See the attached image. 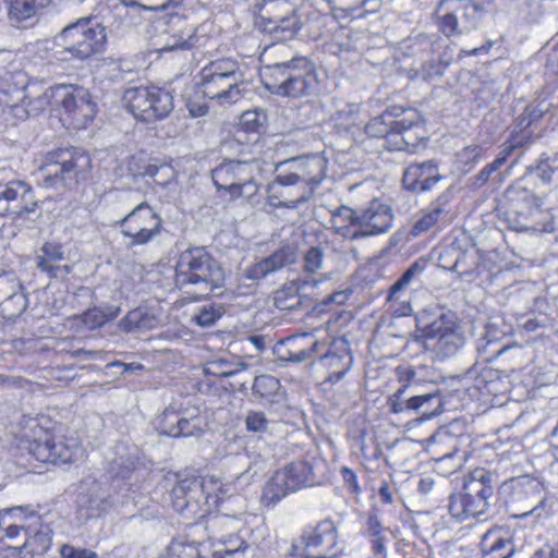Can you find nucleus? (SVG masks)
<instances>
[{
    "mask_svg": "<svg viewBox=\"0 0 558 558\" xmlns=\"http://www.w3.org/2000/svg\"><path fill=\"white\" fill-rule=\"evenodd\" d=\"M498 496L515 518H525L534 513L541 517L538 510L545 504L543 485L529 476L505 481L499 487Z\"/></svg>",
    "mask_w": 558,
    "mask_h": 558,
    "instance_id": "6e6552de",
    "label": "nucleus"
},
{
    "mask_svg": "<svg viewBox=\"0 0 558 558\" xmlns=\"http://www.w3.org/2000/svg\"><path fill=\"white\" fill-rule=\"evenodd\" d=\"M463 488L468 501L469 515L478 518L485 514L488 502L486 490L488 488V471L484 468H476L471 471L464 480Z\"/></svg>",
    "mask_w": 558,
    "mask_h": 558,
    "instance_id": "5701e85b",
    "label": "nucleus"
},
{
    "mask_svg": "<svg viewBox=\"0 0 558 558\" xmlns=\"http://www.w3.org/2000/svg\"><path fill=\"white\" fill-rule=\"evenodd\" d=\"M411 44L409 48L412 50V54L429 57V54H436L444 47V41L436 35L418 34L410 39Z\"/></svg>",
    "mask_w": 558,
    "mask_h": 558,
    "instance_id": "49530a36",
    "label": "nucleus"
},
{
    "mask_svg": "<svg viewBox=\"0 0 558 558\" xmlns=\"http://www.w3.org/2000/svg\"><path fill=\"white\" fill-rule=\"evenodd\" d=\"M317 280L298 278L286 283L278 289L274 295L275 306L281 311H291L298 308L302 303V296L306 295L307 287H315Z\"/></svg>",
    "mask_w": 558,
    "mask_h": 558,
    "instance_id": "2f4dec72",
    "label": "nucleus"
},
{
    "mask_svg": "<svg viewBox=\"0 0 558 558\" xmlns=\"http://www.w3.org/2000/svg\"><path fill=\"white\" fill-rule=\"evenodd\" d=\"M397 372L399 374L400 380L404 381V384L397 389V391L388 398V405L392 413H411L413 412V399H415V393L408 395V390L415 389L413 385L415 371L412 367H398Z\"/></svg>",
    "mask_w": 558,
    "mask_h": 558,
    "instance_id": "473e14b6",
    "label": "nucleus"
},
{
    "mask_svg": "<svg viewBox=\"0 0 558 558\" xmlns=\"http://www.w3.org/2000/svg\"><path fill=\"white\" fill-rule=\"evenodd\" d=\"M326 250L331 251L332 253L340 252V248L337 246L336 239H328L326 236L322 238L319 243L315 246H311L303 258V268L304 271L308 274H315L319 269L323 268V259L324 253Z\"/></svg>",
    "mask_w": 558,
    "mask_h": 558,
    "instance_id": "58836bf2",
    "label": "nucleus"
},
{
    "mask_svg": "<svg viewBox=\"0 0 558 558\" xmlns=\"http://www.w3.org/2000/svg\"><path fill=\"white\" fill-rule=\"evenodd\" d=\"M202 74H209L216 76H231L230 81H244V73L241 71L239 64L231 59H220L209 62L204 66L201 72Z\"/></svg>",
    "mask_w": 558,
    "mask_h": 558,
    "instance_id": "a18cd8bd",
    "label": "nucleus"
},
{
    "mask_svg": "<svg viewBox=\"0 0 558 558\" xmlns=\"http://www.w3.org/2000/svg\"><path fill=\"white\" fill-rule=\"evenodd\" d=\"M320 362L329 369L328 381L335 384L339 381L350 369L352 356L349 352L348 343H333L329 350L319 356Z\"/></svg>",
    "mask_w": 558,
    "mask_h": 558,
    "instance_id": "7c9ffc66",
    "label": "nucleus"
},
{
    "mask_svg": "<svg viewBox=\"0 0 558 558\" xmlns=\"http://www.w3.org/2000/svg\"><path fill=\"white\" fill-rule=\"evenodd\" d=\"M225 272L204 247L185 250L175 265V283L180 289L194 287L198 296H208L222 287Z\"/></svg>",
    "mask_w": 558,
    "mask_h": 558,
    "instance_id": "20e7f679",
    "label": "nucleus"
},
{
    "mask_svg": "<svg viewBox=\"0 0 558 558\" xmlns=\"http://www.w3.org/2000/svg\"><path fill=\"white\" fill-rule=\"evenodd\" d=\"M169 558H201L196 547L180 541H172L168 547Z\"/></svg>",
    "mask_w": 558,
    "mask_h": 558,
    "instance_id": "e2e57ef3",
    "label": "nucleus"
},
{
    "mask_svg": "<svg viewBox=\"0 0 558 558\" xmlns=\"http://www.w3.org/2000/svg\"><path fill=\"white\" fill-rule=\"evenodd\" d=\"M392 214L388 205L373 201L359 214L357 240L387 232L392 226Z\"/></svg>",
    "mask_w": 558,
    "mask_h": 558,
    "instance_id": "4be33fe9",
    "label": "nucleus"
},
{
    "mask_svg": "<svg viewBox=\"0 0 558 558\" xmlns=\"http://www.w3.org/2000/svg\"><path fill=\"white\" fill-rule=\"evenodd\" d=\"M231 76H216L211 73H199V86L203 94L221 106H230L238 102L243 97L244 81H230Z\"/></svg>",
    "mask_w": 558,
    "mask_h": 558,
    "instance_id": "aec40b11",
    "label": "nucleus"
},
{
    "mask_svg": "<svg viewBox=\"0 0 558 558\" xmlns=\"http://www.w3.org/2000/svg\"><path fill=\"white\" fill-rule=\"evenodd\" d=\"M441 179L439 169L433 160L414 162L403 170L402 183L408 191L415 193L426 192Z\"/></svg>",
    "mask_w": 558,
    "mask_h": 558,
    "instance_id": "b1692460",
    "label": "nucleus"
},
{
    "mask_svg": "<svg viewBox=\"0 0 558 558\" xmlns=\"http://www.w3.org/2000/svg\"><path fill=\"white\" fill-rule=\"evenodd\" d=\"M50 0H4L8 17L12 25L23 27L24 23L34 17L38 10L45 8Z\"/></svg>",
    "mask_w": 558,
    "mask_h": 558,
    "instance_id": "e433bc0d",
    "label": "nucleus"
},
{
    "mask_svg": "<svg viewBox=\"0 0 558 558\" xmlns=\"http://www.w3.org/2000/svg\"><path fill=\"white\" fill-rule=\"evenodd\" d=\"M447 199L445 196L438 197L420 213V216L413 223L409 234L417 238L424 233L435 232L448 221V210L446 208Z\"/></svg>",
    "mask_w": 558,
    "mask_h": 558,
    "instance_id": "c85d7f7f",
    "label": "nucleus"
},
{
    "mask_svg": "<svg viewBox=\"0 0 558 558\" xmlns=\"http://www.w3.org/2000/svg\"><path fill=\"white\" fill-rule=\"evenodd\" d=\"M396 117L386 111L381 116L371 119L365 125V133L369 137L387 138L391 144L396 136Z\"/></svg>",
    "mask_w": 558,
    "mask_h": 558,
    "instance_id": "ea45409f",
    "label": "nucleus"
},
{
    "mask_svg": "<svg viewBox=\"0 0 558 558\" xmlns=\"http://www.w3.org/2000/svg\"><path fill=\"white\" fill-rule=\"evenodd\" d=\"M270 421L265 412L259 410H250L245 417V427L251 433H265L268 429Z\"/></svg>",
    "mask_w": 558,
    "mask_h": 558,
    "instance_id": "13d9d810",
    "label": "nucleus"
},
{
    "mask_svg": "<svg viewBox=\"0 0 558 558\" xmlns=\"http://www.w3.org/2000/svg\"><path fill=\"white\" fill-rule=\"evenodd\" d=\"M276 170V179L268 185L269 203L294 209L308 201L324 180L327 162L317 155L295 157L278 163Z\"/></svg>",
    "mask_w": 558,
    "mask_h": 558,
    "instance_id": "f257e3e1",
    "label": "nucleus"
},
{
    "mask_svg": "<svg viewBox=\"0 0 558 558\" xmlns=\"http://www.w3.org/2000/svg\"><path fill=\"white\" fill-rule=\"evenodd\" d=\"M61 558H99L95 551L86 548H76L72 545L64 544L60 548Z\"/></svg>",
    "mask_w": 558,
    "mask_h": 558,
    "instance_id": "774afa93",
    "label": "nucleus"
},
{
    "mask_svg": "<svg viewBox=\"0 0 558 558\" xmlns=\"http://www.w3.org/2000/svg\"><path fill=\"white\" fill-rule=\"evenodd\" d=\"M301 544L305 549H316L314 558H335L339 553L338 531L330 519H324L314 526H307L301 535Z\"/></svg>",
    "mask_w": 558,
    "mask_h": 558,
    "instance_id": "f3484780",
    "label": "nucleus"
},
{
    "mask_svg": "<svg viewBox=\"0 0 558 558\" xmlns=\"http://www.w3.org/2000/svg\"><path fill=\"white\" fill-rule=\"evenodd\" d=\"M119 312L120 307L118 306L89 308L81 316V322L87 329L94 330L102 327L107 322L114 319Z\"/></svg>",
    "mask_w": 558,
    "mask_h": 558,
    "instance_id": "c03bdc74",
    "label": "nucleus"
},
{
    "mask_svg": "<svg viewBox=\"0 0 558 558\" xmlns=\"http://www.w3.org/2000/svg\"><path fill=\"white\" fill-rule=\"evenodd\" d=\"M245 368V363H240L238 366L233 367L226 360H218L211 362L206 368V372L221 377H231Z\"/></svg>",
    "mask_w": 558,
    "mask_h": 558,
    "instance_id": "680f3d73",
    "label": "nucleus"
},
{
    "mask_svg": "<svg viewBox=\"0 0 558 558\" xmlns=\"http://www.w3.org/2000/svg\"><path fill=\"white\" fill-rule=\"evenodd\" d=\"M412 405L413 412L420 413L422 420H430L444 411L441 396L437 391L423 395L415 393Z\"/></svg>",
    "mask_w": 558,
    "mask_h": 558,
    "instance_id": "79ce46f5",
    "label": "nucleus"
},
{
    "mask_svg": "<svg viewBox=\"0 0 558 558\" xmlns=\"http://www.w3.org/2000/svg\"><path fill=\"white\" fill-rule=\"evenodd\" d=\"M396 136L392 140L393 149L412 150L426 137L425 129L415 111H408L397 120Z\"/></svg>",
    "mask_w": 558,
    "mask_h": 558,
    "instance_id": "bb28decb",
    "label": "nucleus"
},
{
    "mask_svg": "<svg viewBox=\"0 0 558 558\" xmlns=\"http://www.w3.org/2000/svg\"><path fill=\"white\" fill-rule=\"evenodd\" d=\"M427 262L420 258L412 263L409 268L401 275V277L389 288L388 301L397 300L399 293L408 287L412 280L423 274Z\"/></svg>",
    "mask_w": 558,
    "mask_h": 558,
    "instance_id": "de8ad7c7",
    "label": "nucleus"
},
{
    "mask_svg": "<svg viewBox=\"0 0 558 558\" xmlns=\"http://www.w3.org/2000/svg\"><path fill=\"white\" fill-rule=\"evenodd\" d=\"M280 389V381L272 375L256 376L252 386L253 395L260 399L271 400Z\"/></svg>",
    "mask_w": 558,
    "mask_h": 558,
    "instance_id": "3c124183",
    "label": "nucleus"
},
{
    "mask_svg": "<svg viewBox=\"0 0 558 558\" xmlns=\"http://www.w3.org/2000/svg\"><path fill=\"white\" fill-rule=\"evenodd\" d=\"M207 483L215 484L213 477L206 478L186 477L179 481L171 490L172 506L182 514H196L201 502L206 501Z\"/></svg>",
    "mask_w": 558,
    "mask_h": 558,
    "instance_id": "dca6fc26",
    "label": "nucleus"
},
{
    "mask_svg": "<svg viewBox=\"0 0 558 558\" xmlns=\"http://www.w3.org/2000/svg\"><path fill=\"white\" fill-rule=\"evenodd\" d=\"M170 22L173 24H182L177 33L171 34L166 44L160 48L161 52L172 51H189L191 50L196 41V28L193 25H189L186 21L178 15H171Z\"/></svg>",
    "mask_w": 558,
    "mask_h": 558,
    "instance_id": "f704fd0d",
    "label": "nucleus"
},
{
    "mask_svg": "<svg viewBox=\"0 0 558 558\" xmlns=\"http://www.w3.org/2000/svg\"><path fill=\"white\" fill-rule=\"evenodd\" d=\"M28 452L37 461L51 464H66L74 461L80 453L76 441L71 444L62 439H56L48 434L45 438H38L29 441Z\"/></svg>",
    "mask_w": 558,
    "mask_h": 558,
    "instance_id": "a211bd4d",
    "label": "nucleus"
},
{
    "mask_svg": "<svg viewBox=\"0 0 558 558\" xmlns=\"http://www.w3.org/2000/svg\"><path fill=\"white\" fill-rule=\"evenodd\" d=\"M252 160H227L211 171V178L218 190L230 194L238 189L240 181L248 180Z\"/></svg>",
    "mask_w": 558,
    "mask_h": 558,
    "instance_id": "cd10ccee",
    "label": "nucleus"
},
{
    "mask_svg": "<svg viewBox=\"0 0 558 558\" xmlns=\"http://www.w3.org/2000/svg\"><path fill=\"white\" fill-rule=\"evenodd\" d=\"M318 74L306 57H294L265 68V87L274 95L301 98L315 93Z\"/></svg>",
    "mask_w": 558,
    "mask_h": 558,
    "instance_id": "7ed1b4c3",
    "label": "nucleus"
},
{
    "mask_svg": "<svg viewBox=\"0 0 558 558\" xmlns=\"http://www.w3.org/2000/svg\"><path fill=\"white\" fill-rule=\"evenodd\" d=\"M425 335L433 341L430 347L441 360L453 356L464 343V338L457 330L456 322L451 315H441L430 323L425 330Z\"/></svg>",
    "mask_w": 558,
    "mask_h": 558,
    "instance_id": "2eb2a0df",
    "label": "nucleus"
},
{
    "mask_svg": "<svg viewBox=\"0 0 558 558\" xmlns=\"http://www.w3.org/2000/svg\"><path fill=\"white\" fill-rule=\"evenodd\" d=\"M335 106L336 110L332 114V120L337 125L345 128L349 124L354 123L360 112V106L357 104L336 101Z\"/></svg>",
    "mask_w": 558,
    "mask_h": 558,
    "instance_id": "603ef678",
    "label": "nucleus"
},
{
    "mask_svg": "<svg viewBox=\"0 0 558 558\" xmlns=\"http://www.w3.org/2000/svg\"><path fill=\"white\" fill-rule=\"evenodd\" d=\"M128 247L149 243L161 229V218L146 202H142L118 221Z\"/></svg>",
    "mask_w": 558,
    "mask_h": 558,
    "instance_id": "9d476101",
    "label": "nucleus"
},
{
    "mask_svg": "<svg viewBox=\"0 0 558 558\" xmlns=\"http://www.w3.org/2000/svg\"><path fill=\"white\" fill-rule=\"evenodd\" d=\"M333 4H344L351 12L361 10L359 15L374 13L379 10L381 0H327Z\"/></svg>",
    "mask_w": 558,
    "mask_h": 558,
    "instance_id": "4d7b16f0",
    "label": "nucleus"
},
{
    "mask_svg": "<svg viewBox=\"0 0 558 558\" xmlns=\"http://www.w3.org/2000/svg\"><path fill=\"white\" fill-rule=\"evenodd\" d=\"M314 482L312 465L306 461H293L275 472L268 481L263 496L269 502L277 504L288 494L311 486Z\"/></svg>",
    "mask_w": 558,
    "mask_h": 558,
    "instance_id": "9b49d317",
    "label": "nucleus"
},
{
    "mask_svg": "<svg viewBox=\"0 0 558 558\" xmlns=\"http://www.w3.org/2000/svg\"><path fill=\"white\" fill-rule=\"evenodd\" d=\"M50 44L57 48V59L83 61L105 50L106 27L95 17H82L64 26Z\"/></svg>",
    "mask_w": 558,
    "mask_h": 558,
    "instance_id": "f03ea898",
    "label": "nucleus"
},
{
    "mask_svg": "<svg viewBox=\"0 0 558 558\" xmlns=\"http://www.w3.org/2000/svg\"><path fill=\"white\" fill-rule=\"evenodd\" d=\"M52 534V530L47 524H41L32 535L28 533L23 547L38 554L46 553L50 548Z\"/></svg>",
    "mask_w": 558,
    "mask_h": 558,
    "instance_id": "8fccbe9b",
    "label": "nucleus"
},
{
    "mask_svg": "<svg viewBox=\"0 0 558 558\" xmlns=\"http://www.w3.org/2000/svg\"><path fill=\"white\" fill-rule=\"evenodd\" d=\"M487 359L476 361L469 369L466 377L472 380L468 391L472 397L480 398L488 393V366Z\"/></svg>",
    "mask_w": 558,
    "mask_h": 558,
    "instance_id": "37998d69",
    "label": "nucleus"
},
{
    "mask_svg": "<svg viewBox=\"0 0 558 558\" xmlns=\"http://www.w3.org/2000/svg\"><path fill=\"white\" fill-rule=\"evenodd\" d=\"M238 460L241 464H246V468L240 473L239 478L250 481L265 472L269 459L265 452L246 449L243 454L238 457Z\"/></svg>",
    "mask_w": 558,
    "mask_h": 558,
    "instance_id": "a19ab883",
    "label": "nucleus"
},
{
    "mask_svg": "<svg viewBox=\"0 0 558 558\" xmlns=\"http://www.w3.org/2000/svg\"><path fill=\"white\" fill-rule=\"evenodd\" d=\"M90 157L82 149L59 148L47 154L40 167L46 187L71 186L90 168Z\"/></svg>",
    "mask_w": 558,
    "mask_h": 558,
    "instance_id": "0eeeda50",
    "label": "nucleus"
},
{
    "mask_svg": "<svg viewBox=\"0 0 558 558\" xmlns=\"http://www.w3.org/2000/svg\"><path fill=\"white\" fill-rule=\"evenodd\" d=\"M51 97L60 105L70 123L77 129L86 128L96 114V105L87 89L73 85H58L51 89Z\"/></svg>",
    "mask_w": 558,
    "mask_h": 558,
    "instance_id": "f8f14e48",
    "label": "nucleus"
},
{
    "mask_svg": "<svg viewBox=\"0 0 558 558\" xmlns=\"http://www.w3.org/2000/svg\"><path fill=\"white\" fill-rule=\"evenodd\" d=\"M320 345L312 333L304 332L278 342L276 354L283 362L300 364L311 361Z\"/></svg>",
    "mask_w": 558,
    "mask_h": 558,
    "instance_id": "412c9836",
    "label": "nucleus"
},
{
    "mask_svg": "<svg viewBox=\"0 0 558 558\" xmlns=\"http://www.w3.org/2000/svg\"><path fill=\"white\" fill-rule=\"evenodd\" d=\"M49 98L52 97L47 92L35 98L25 97L21 106H15L16 114H19L20 110H23L26 117L36 116L46 108Z\"/></svg>",
    "mask_w": 558,
    "mask_h": 558,
    "instance_id": "6e6d98bb",
    "label": "nucleus"
},
{
    "mask_svg": "<svg viewBox=\"0 0 558 558\" xmlns=\"http://www.w3.org/2000/svg\"><path fill=\"white\" fill-rule=\"evenodd\" d=\"M282 4L288 8L287 13L264 19V29L280 40H288L300 29V19L287 1H283Z\"/></svg>",
    "mask_w": 558,
    "mask_h": 558,
    "instance_id": "72a5a7b5",
    "label": "nucleus"
},
{
    "mask_svg": "<svg viewBox=\"0 0 558 558\" xmlns=\"http://www.w3.org/2000/svg\"><path fill=\"white\" fill-rule=\"evenodd\" d=\"M202 424L196 408L177 411L170 407L163 411L159 420L160 433L174 438L198 435L203 430Z\"/></svg>",
    "mask_w": 558,
    "mask_h": 558,
    "instance_id": "6ab92c4d",
    "label": "nucleus"
},
{
    "mask_svg": "<svg viewBox=\"0 0 558 558\" xmlns=\"http://www.w3.org/2000/svg\"><path fill=\"white\" fill-rule=\"evenodd\" d=\"M359 214L349 206L336 208L330 219L331 229L343 239L357 240Z\"/></svg>",
    "mask_w": 558,
    "mask_h": 558,
    "instance_id": "c9c22d12",
    "label": "nucleus"
},
{
    "mask_svg": "<svg viewBox=\"0 0 558 558\" xmlns=\"http://www.w3.org/2000/svg\"><path fill=\"white\" fill-rule=\"evenodd\" d=\"M135 468V460L124 459L122 456L111 463V472L114 473L112 486L113 495L107 494L102 485L97 481L83 483V492L78 498V505L87 510V517H100L110 508L128 505L134 500L131 496V484L126 483Z\"/></svg>",
    "mask_w": 558,
    "mask_h": 558,
    "instance_id": "39448f33",
    "label": "nucleus"
},
{
    "mask_svg": "<svg viewBox=\"0 0 558 558\" xmlns=\"http://www.w3.org/2000/svg\"><path fill=\"white\" fill-rule=\"evenodd\" d=\"M468 501L465 495L461 493H454L449 498L448 509L452 518L458 521H464L470 518L468 511Z\"/></svg>",
    "mask_w": 558,
    "mask_h": 558,
    "instance_id": "052dcab7",
    "label": "nucleus"
},
{
    "mask_svg": "<svg viewBox=\"0 0 558 558\" xmlns=\"http://www.w3.org/2000/svg\"><path fill=\"white\" fill-rule=\"evenodd\" d=\"M226 310L222 305L209 304L202 307L198 314L195 315L194 322L202 327L213 326L219 318L222 317Z\"/></svg>",
    "mask_w": 558,
    "mask_h": 558,
    "instance_id": "5fc2aeb1",
    "label": "nucleus"
},
{
    "mask_svg": "<svg viewBox=\"0 0 558 558\" xmlns=\"http://www.w3.org/2000/svg\"><path fill=\"white\" fill-rule=\"evenodd\" d=\"M271 170V165L259 159H252V166L250 170V178L245 181H240L238 189H234L231 193L232 197H244L250 199L258 192V187L262 181L265 179L266 173Z\"/></svg>",
    "mask_w": 558,
    "mask_h": 558,
    "instance_id": "4c0bfd02",
    "label": "nucleus"
},
{
    "mask_svg": "<svg viewBox=\"0 0 558 558\" xmlns=\"http://www.w3.org/2000/svg\"><path fill=\"white\" fill-rule=\"evenodd\" d=\"M514 547L509 537H497L490 546V558H511Z\"/></svg>",
    "mask_w": 558,
    "mask_h": 558,
    "instance_id": "0e129e2a",
    "label": "nucleus"
},
{
    "mask_svg": "<svg viewBox=\"0 0 558 558\" xmlns=\"http://www.w3.org/2000/svg\"><path fill=\"white\" fill-rule=\"evenodd\" d=\"M296 259L295 248L291 245H283L276 250L272 254L264 257L244 270V277L248 280L259 281L268 275L274 274Z\"/></svg>",
    "mask_w": 558,
    "mask_h": 558,
    "instance_id": "393cba45",
    "label": "nucleus"
},
{
    "mask_svg": "<svg viewBox=\"0 0 558 558\" xmlns=\"http://www.w3.org/2000/svg\"><path fill=\"white\" fill-rule=\"evenodd\" d=\"M222 545L223 548L220 549L219 553H223L225 555L221 558L242 553L247 548L245 541L238 535H229L222 541Z\"/></svg>",
    "mask_w": 558,
    "mask_h": 558,
    "instance_id": "69168bd1",
    "label": "nucleus"
},
{
    "mask_svg": "<svg viewBox=\"0 0 558 558\" xmlns=\"http://www.w3.org/2000/svg\"><path fill=\"white\" fill-rule=\"evenodd\" d=\"M448 64L449 60H446L445 54H442L439 50L436 54H429V57L423 59L417 74L424 81H433L442 76Z\"/></svg>",
    "mask_w": 558,
    "mask_h": 558,
    "instance_id": "09e8293b",
    "label": "nucleus"
},
{
    "mask_svg": "<svg viewBox=\"0 0 558 558\" xmlns=\"http://www.w3.org/2000/svg\"><path fill=\"white\" fill-rule=\"evenodd\" d=\"M125 8H138L145 11H165L179 7L183 0H119Z\"/></svg>",
    "mask_w": 558,
    "mask_h": 558,
    "instance_id": "864d4df0",
    "label": "nucleus"
},
{
    "mask_svg": "<svg viewBox=\"0 0 558 558\" xmlns=\"http://www.w3.org/2000/svg\"><path fill=\"white\" fill-rule=\"evenodd\" d=\"M2 305L11 316L21 315L27 307V299L22 291H14L5 295Z\"/></svg>",
    "mask_w": 558,
    "mask_h": 558,
    "instance_id": "bf43d9fd",
    "label": "nucleus"
},
{
    "mask_svg": "<svg viewBox=\"0 0 558 558\" xmlns=\"http://www.w3.org/2000/svg\"><path fill=\"white\" fill-rule=\"evenodd\" d=\"M519 201L510 197V193L505 196V199H499L495 207L496 216L505 222L509 229L515 231H532V232H551L554 231V222L549 214L543 213L535 208L524 215L519 211Z\"/></svg>",
    "mask_w": 558,
    "mask_h": 558,
    "instance_id": "ddd939ff",
    "label": "nucleus"
},
{
    "mask_svg": "<svg viewBox=\"0 0 558 558\" xmlns=\"http://www.w3.org/2000/svg\"><path fill=\"white\" fill-rule=\"evenodd\" d=\"M37 206L34 190L27 182L12 180L0 185V216H12L14 221L31 219Z\"/></svg>",
    "mask_w": 558,
    "mask_h": 558,
    "instance_id": "4468645a",
    "label": "nucleus"
},
{
    "mask_svg": "<svg viewBox=\"0 0 558 558\" xmlns=\"http://www.w3.org/2000/svg\"><path fill=\"white\" fill-rule=\"evenodd\" d=\"M123 101L135 119L146 122L163 119L173 109L172 95L156 86L128 88Z\"/></svg>",
    "mask_w": 558,
    "mask_h": 558,
    "instance_id": "1a4fd4ad",
    "label": "nucleus"
},
{
    "mask_svg": "<svg viewBox=\"0 0 558 558\" xmlns=\"http://www.w3.org/2000/svg\"><path fill=\"white\" fill-rule=\"evenodd\" d=\"M64 260L63 245L53 241L44 243L35 256L36 267L50 278H62L72 271L71 266L63 264Z\"/></svg>",
    "mask_w": 558,
    "mask_h": 558,
    "instance_id": "a878e982",
    "label": "nucleus"
},
{
    "mask_svg": "<svg viewBox=\"0 0 558 558\" xmlns=\"http://www.w3.org/2000/svg\"><path fill=\"white\" fill-rule=\"evenodd\" d=\"M161 325L157 312L147 305H140L131 310L118 323L119 328L126 333H141L155 329Z\"/></svg>",
    "mask_w": 558,
    "mask_h": 558,
    "instance_id": "c756f323",
    "label": "nucleus"
},
{
    "mask_svg": "<svg viewBox=\"0 0 558 558\" xmlns=\"http://www.w3.org/2000/svg\"><path fill=\"white\" fill-rule=\"evenodd\" d=\"M437 265L448 271L466 276L488 271L486 251L478 242H472L466 235L445 239L433 251Z\"/></svg>",
    "mask_w": 558,
    "mask_h": 558,
    "instance_id": "423d86ee",
    "label": "nucleus"
},
{
    "mask_svg": "<svg viewBox=\"0 0 558 558\" xmlns=\"http://www.w3.org/2000/svg\"><path fill=\"white\" fill-rule=\"evenodd\" d=\"M458 17L453 13L444 14L438 22L439 31L447 37L460 34Z\"/></svg>",
    "mask_w": 558,
    "mask_h": 558,
    "instance_id": "338daca9",
    "label": "nucleus"
}]
</instances>
